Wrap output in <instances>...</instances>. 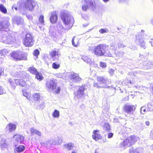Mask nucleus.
I'll use <instances>...</instances> for the list:
<instances>
[{"label":"nucleus","instance_id":"39448f33","mask_svg":"<svg viewBox=\"0 0 153 153\" xmlns=\"http://www.w3.org/2000/svg\"><path fill=\"white\" fill-rule=\"evenodd\" d=\"M61 18L65 24L66 25H68L70 28L72 25L74 20L69 15L65 12H62L61 14Z\"/></svg>","mask_w":153,"mask_h":153},{"label":"nucleus","instance_id":"a18cd8bd","mask_svg":"<svg viewBox=\"0 0 153 153\" xmlns=\"http://www.w3.org/2000/svg\"><path fill=\"white\" fill-rule=\"evenodd\" d=\"M146 109H141V113L143 114H144L145 112H146Z\"/></svg>","mask_w":153,"mask_h":153},{"label":"nucleus","instance_id":"37998d69","mask_svg":"<svg viewBox=\"0 0 153 153\" xmlns=\"http://www.w3.org/2000/svg\"><path fill=\"white\" fill-rule=\"evenodd\" d=\"M113 135V134L112 133H110L108 134V138H111Z\"/></svg>","mask_w":153,"mask_h":153},{"label":"nucleus","instance_id":"20e7f679","mask_svg":"<svg viewBox=\"0 0 153 153\" xmlns=\"http://www.w3.org/2000/svg\"><path fill=\"white\" fill-rule=\"evenodd\" d=\"M34 37L31 33H28L23 40V44L26 47H31L34 45Z\"/></svg>","mask_w":153,"mask_h":153},{"label":"nucleus","instance_id":"412c9836","mask_svg":"<svg viewBox=\"0 0 153 153\" xmlns=\"http://www.w3.org/2000/svg\"><path fill=\"white\" fill-rule=\"evenodd\" d=\"M33 100L35 101H39L40 100V96L39 93H35L32 95Z\"/></svg>","mask_w":153,"mask_h":153},{"label":"nucleus","instance_id":"f8f14e48","mask_svg":"<svg viewBox=\"0 0 153 153\" xmlns=\"http://www.w3.org/2000/svg\"><path fill=\"white\" fill-rule=\"evenodd\" d=\"M124 111L128 113H130L135 110L136 108L135 106L133 105H125L124 107Z\"/></svg>","mask_w":153,"mask_h":153},{"label":"nucleus","instance_id":"7ed1b4c3","mask_svg":"<svg viewBox=\"0 0 153 153\" xmlns=\"http://www.w3.org/2000/svg\"><path fill=\"white\" fill-rule=\"evenodd\" d=\"M57 82L54 80L51 79L46 82V87L49 90L53 91L56 94H59L61 88L58 87L57 88Z\"/></svg>","mask_w":153,"mask_h":153},{"label":"nucleus","instance_id":"2f4dec72","mask_svg":"<svg viewBox=\"0 0 153 153\" xmlns=\"http://www.w3.org/2000/svg\"><path fill=\"white\" fill-rule=\"evenodd\" d=\"M89 6L92 9L95 8L96 7V4L94 1H91L89 2Z\"/></svg>","mask_w":153,"mask_h":153},{"label":"nucleus","instance_id":"ddd939ff","mask_svg":"<svg viewBox=\"0 0 153 153\" xmlns=\"http://www.w3.org/2000/svg\"><path fill=\"white\" fill-rule=\"evenodd\" d=\"M85 89V85H82L79 88V89L77 91V93L75 94V95L78 97L80 98L82 97L84 94V91Z\"/></svg>","mask_w":153,"mask_h":153},{"label":"nucleus","instance_id":"7c9ffc66","mask_svg":"<svg viewBox=\"0 0 153 153\" xmlns=\"http://www.w3.org/2000/svg\"><path fill=\"white\" fill-rule=\"evenodd\" d=\"M103 128L105 131H108L110 129V126L108 123H105L104 125Z\"/></svg>","mask_w":153,"mask_h":153},{"label":"nucleus","instance_id":"4468645a","mask_svg":"<svg viewBox=\"0 0 153 153\" xmlns=\"http://www.w3.org/2000/svg\"><path fill=\"white\" fill-rule=\"evenodd\" d=\"M10 25L8 21L0 22V31H3L5 29L8 27Z\"/></svg>","mask_w":153,"mask_h":153},{"label":"nucleus","instance_id":"5701e85b","mask_svg":"<svg viewBox=\"0 0 153 153\" xmlns=\"http://www.w3.org/2000/svg\"><path fill=\"white\" fill-rule=\"evenodd\" d=\"M28 70L30 73L35 75L38 72L37 70L33 67H29Z\"/></svg>","mask_w":153,"mask_h":153},{"label":"nucleus","instance_id":"393cba45","mask_svg":"<svg viewBox=\"0 0 153 153\" xmlns=\"http://www.w3.org/2000/svg\"><path fill=\"white\" fill-rule=\"evenodd\" d=\"M25 149V147L23 145H20L16 148V150L18 152L23 151Z\"/></svg>","mask_w":153,"mask_h":153},{"label":"nucleus","instance_id":"ea45409f","mask_svg":"<svg viewBox=\"0 0 153 153\" xmlns=\"http://www.w3.org/2000/svg\"><path fill=\"white\" fill-rule=\"evenodd\" d=\"M118 46L119 48H123L125 47V45L123 43H121L118 44Z\"/></svg>","mask_w":153,"mask_h":153},{"label":"nucleus","instance_id":"473e14b6","mask_svg":"<svg viewBox=\"0 0 153 153\" xmlns=\"http://www.w3.org/2000/svg\"><path fill=\"white\" fill-rule=\"evenodd\" d=\"M33 55L37 57L39 54V51L38 49L34 50L33 52Z\"/></svg>","mask_w":153,"mask_h":153},{"label":"nucleus","instance_id":"6e6552de","mask_svg":"<svg viewBox=\"0 0 153 153\" xmlns=\"http://www.w3.org/2000/svg\"><path fill=\"white\" fill-rule=\"evenodd\" d=\"M137 141L135 136L134 135H131L124 140L121 144L123 146L130 147Z\"/></svg>","mask_w":153,"mask_h":153},{"label":"nucleus","instance_id":"5fc2aeb1","mask_svg":"<svg viewBox=\"0 0 153 153\" xmlns=\"http://www.w3.org/2000/svg\"><path fill=\"white\" fill-rule=\"evenodd\" d=\"M15 9L16 10L17 9V8H16Z\"/></svg>","mask_w":153,"mask_h":153},{"label":"nucleus","instance_id":"f257e3e1","mask_svg":"<svg viewBox=\"0 0 153 153\" xmlns=\"http://www.w3.org/2000/svg\"><path fill=\"white\" fill-rule=\"evenodd\" d=\"M108 45L100 44L94 48L93 51L94 54L97 56H104L108 50Z\"/></svg>","mask_w":153,"mask_h":153},{"label":"nucleus","instance_id":"603ef678","mask_svg":"<svg viewBox=\"0 0 153 153\" xmlns=\"http://www.w3.org/2000/svg\"><path fill=\"white\" fill-rule=\"evenodd\" d=\"M71 153H76L74 151H72V152H71Z\"/></svg>","mask_w":153,"mask_h":153},{"label":"nucleus","instance_id":"b1692460","mask_svg":"<svg viewBox=\"0 0 153 153\" xmlns=\"http://www.w3.org/2000/svg\"><path fill=\"white\" fill-rule=\"evenodd\" d=\"M75 37H74L72 39V44L73 46L75 47H77L79 45V40L77 39L75 40V42L74 41Z\"/></svg>","mask_w":153,"mask_h":153},{"label":"nucleus","instance_id":"4c0bfd02","mask_svg":"<svg viewBox=\"0 0 153 153\" xmlns=\"http://www.w3.org/2000/svg\"><path fill=\"white\" fill-rule=\"evenodd\" d=\"M88 8V6L87 5L84 4L82 7V10L84 11H86Z\"/></svg>","mask_w":153,"mask_h":153},{"label":"nucleus","instance_id":"4be33fe9","mask_svg":"<svg viewBox=\"0 0 153 153\" xmlns=\"http://www.w3.org/2000/svg\"><path fill=\"white\" fill-rule=\"evenodd\" d=\"M30 132L32 134H35L39 136H41V132L39 131L36 130L33 128H31L30 129Z\"/></svg>","mask_w":153,"mask_h":153},{"label":"nucleus","instance_id":"de8ad7c7","mask_svg":"<svg viewBox=\"0 0 153 153\" xmlns=\"http://www.w3.org/2000/svg\"><path fill=\"white\" fill-rule=\"evenodd\" d=\"M151 93L152 95H153V86L151 88Z\"/></svg>","mask_w":153,"mask_h":153},{"label":"nucleus","instance_id":"f3484780","mask_svg":"<svg viewBox=\"0 0 153 153\" xmlns=\"http://www.w3.org/2000/svg\"><path fill=\"white\" fill-rule=\"evenodd\" d=\"M49 54L51 57L54 58L53 60L54 61L55 60V57L56 56H59V53L58 51H56V50H52L50 52Z\"/></svg>","mask_w":153,"mask_h":153},{"label":"nucleus","instance_id":"c9c22d12","mask_svg":"<svg viewBox=\"0 0 153 153\" xmlns=\"http://www.w3.org/2000/svg\"><path fill=\"white\" fill-rule=\"evenodd\" d=\"M39 21L41 23H44V16L43 15H41L39 19Z\"/></svg>","mask_w":153,"mask_h":153},{"label":"nucleus","instance_id":"bb28decb","mask_svg":"<svg viewBox=\"0 0 153 153\" xmlns=\"http://www.w3.org/2000/svg\"><path fill=\"white\" fill-rule=\"evenodd\" d=\"M0 10L2 13L4 14H6L7 12L6 8L2 4H0Z\"/></svg>","mask_w":153,"mask_h":153},{"label":"nucleus","instance_id":"f03ea898","mask_svg":"<svg viewBox=\"0 0 153 153\" xmlns=\"http://www.w3.org/2000/svg\"><path fill=\"white\" fill-rule=\"evenodd\" d=\"M10 55L11 57L16 61L26 60H27V54L20 51H13L11 53Z\"/></svg>","mask_w":153,"mask_h":153},{"label":"nucleus","instance_id":"423d86ee","mask_svg":"<svg viewBox=\"0 0 153 153\" xmlns=\"http://www.w3.org/2000/svg\"><path fill=\"white\" fill-rule=\"evenodd\" d=\"M8 81L11 87L13 89H15L16 86L18 85L24 87L26 85V82L22 79H13L9 78L8 79Z\"/></svg>","mask_w":153,"mask_h":153},{"label":"nucleus","instance_id":"8fccbe9b","mask_svg":"<svg viewBox=\"0 0 153 153\" xmlns=\"http://www.w3.org/2000/svg\"><path fill=\"white\" fill-rule=\"evenodd\" d=\"M109 0H103L104 2H107Z\"/></svg>","mask_w":153,"mask_h":153},{"label":"nucleus","instance_id":"dca6fc26","mask_svg":"<svg viewBox=\"0 0 153 153\" xmlns=\"http://www.w3.org/2000/svg\"><path fill=\"white\" fill-rule=\"evenodd\" d=\"M71 79H75L76 82H79L82 79L76 73H73L70 75Z\"/></svg>","mask_w":153,"mask_h":153},{"label":"nucleus","instance_id":"79ce46f5","mask_svg":"<svg viewBox=\"0 0 153 153\" xmlns=\"http://www.w3.org/2000/svg\"><path fill=\"white\" fill-rule=\"evenodd\" d=\"M114 72V70L112 69H110L108 71L109 73L111 75H112Z\"/></svg>","mask_w":153,"mask_h":153},{"label":"nucleus","instance_id":"e433bc0d","mask_svg":"<svg viewBox=\"0 0 153 153\" xmlns=\"http://www.w3.org/2000/svg\"><path fill=\"white\" fill-rule=\"evenodd\" d=\"M99 32L100 33L102 34L107 32V30L106 29H101L99 30Z\"/></svg>","mask_w":153,"mask_h":153},{"label":"nucleus","instance_id":"cd10ccee","mask_svg":"<svg viewBox=\"0 0 153 153\" xmlns=\"http://www.w3.org/2000/svg\"><path fill=\"white\" fill-rule=\"evenodd\" d=\"M8 51L6 49L0 50V55L1 56H5L8 53Z\"/></svg>","mask_w":153,"mask_h":153},{"label":"nucleus","instance_id":"c03bdc74","mask_svg":"<svg viewBox=\"0 0 153 153\" xmlns=\"http://www.w3.org/2000/svg\"><path fill=\"white\" fill-rule=\"evenodd\" d=\"M3 93V88L2 86L0 85V95L2 94Z\"/></svg>","mask_w":153,"mask_h":153},{"label":"nucleus","instance_id":"1a4fd4ad","mask_svg":"<svg viewBox=\"0 0 153 153\" xmlns=\"http://www.w3.org/2000/svg\"><path fill=\"white\" fill-rule=\"evenodd\" d=\"M97 82H94L93 85L95 87L98 88L102 87L101 85L105 84L106 82V81L104 77L102 76H98L97 78Z\"/></svg>","mask_w":153,"mask_h":153},{"label":"nucleus","instance_id":"0eeeda50","mask_svg":"<svg viewBox=\"0 0 153 153\" xmlns=\"http://www.w3.org/2000/svg\"><path fill=\"white\" fill-rule=\"evenodd\" d=\"M37 4L34 0H26L24 3L23 8L25 10L32 11L34 9Z\"/></svg>","mask_w":153,"mask_h":153},{"label":"nucleus","instance_id":"58836bf2","mask_svg":"<svg viewBox=\"0 0 153 153\" xmlns=\"http://www.w3.org/2000/svg\"><path fill=\"white\" fill-rule=\"evenodd\" d=\"M100 66L101 67L105 68L106 67V64L104 62H100Z\"/></svg>","mask_w":153,"mask_h":153},{"label":"nucleus","instance_id":"f704fd0d","mask_svg":"<svg viewBox=\"0 0 153 153\" xmlns=\"http://www.w3.org/2000/svg\"><path fill=\"white\" fill-rule=\"evenodd\" d=\"M138 42L139 45L141 47H144V46L145 44L143 41L140 39H139Z\"/></svg>","mask_w":153,"mask_h":153},{"label":"nucleus","instance_id":"9d476101","mask_svg":"<svg viewBox=\"0 0 153 153\" xmlns=\"http://www.w3.org/2000/svg\"><path fill=\"white\" fill-rule=\"evenodd\" d=\"M92 137L93 139L96 141L101 140L102 137L100 134V131L97 129L94 130L93 132Z\"/></svg>","mask_w":153,"mask_h":153},{"label":"nucleus","instance_id":"9b49d317","mask_svg":"<svg viewBox=\"0 0 153 153\" xmlns=\"http://www.w3.org/2000/svg\"><path fill=\"white\" fill-rule=\"evenodd\" d=\"M58 18L57 14L56 11H53L52 12L50 18V22L52 24L55 23L58 20Z\"/></svg>","mask_w":153,"mask_h":153},{"label":"nucleus","instance_id":"6ab92c4d","mask_svg":"<svg viewBox=\"0 0 153 153\" xmlns=\"http://www.w3.org/2000/svg\"><path fill=\"white\" fill-rule=\"evenodd\" d=\"M14 39L11 36L8 35L6 37L5 42L8 44H12L13 42H14Z\"/></svg>","mask_w":153,"mask_h":153},{"label":"nucleus","instance_id":"a19ab883","mask_svg":"<svg viewBox=\"0 0 153 153\" xmlns=\"http://www.w3.org/2000/svg\"><path fill=\"white\" fill-rule=\"evenodd\" d=\"M24 96L26 97L27 99H30V95L26 92H25L23 93Z\"/></svg>","mask_w":153,"mask_h":153},{"label":"nucleus","instance_id":"c85d7f7f","mask_svg":"<svg viewBox=\"0 0 153 153\" xmlns=\"http://www.w3.org/2000/svg\"><path fill=\"white\" fill-rule=\"evenodd\" d=\"M53 116L54 117H58L59 116V112L58 111L55 110L53 114Z\"/></svg>","mask_w":153,"mask_h":153},{"label":"nucleus","instance_id":"864d4df0","mask_svg":"<svg viewBox=\"0 0 153 153\" xmlns=\"http://www.w3.org/2000/svg\"><path fill=\"white\" fill-rule=\"evenodd\" d=\"M18 24L19 25V24H20V23H18Z\"/></svg>","mask_w":153,"mask_h":153},{"label":"nucleus","instance_id":"a211bd4d","mask_svg":"<svg viewBox=\"0 0 153 153\" xmlns=\"http://www.w3.org/2000/svg\"><path fill=\"white\" fill-rule=\"evenodd\" d=\"M16 128V125L11 123H9L6 127V129L9 130L10 132L14 131Z\"/></svg>","mask_w":153,"mask_h":153},{"label":"nucleus","instance_id":"09e8293b","mask_svg":"<svg viewBox=\"0 0 153 153\" xmlns=\"http://www.w3.org/2000/svg\"><path fill=\"white\" fill-rule=\"evenodd\" d=\"M133 153H140L138 151H133Z\"/></svg>","mask_w":153,"mask_h":153},{"label":"nucleus","instance_id":"a878e982","mask_svg":"<svg viewBox=\"0 0 153 153\" xmlns=\"http://www.w3.org/2000/svg\"><path fill=\"white\" fill-rule=\"evenodd\" d=\"M35 75L36 78L40 81H41L43 79V77L42 74L39 73L38 72L36 73Z\"/></svg>","mask_w":153,"mask_h":153},{"label":"nucleus","instance_id":"2eb2a0df","mask_svg":"<svg viewBox=\"0 0 153 153\" xmlns=\"http://www.w3.org/2000/svg\"><path fill=\"white\" fill-rule=\"evenodd\" d=\"M14 137L15 138V141L18 143L21 144L24 141V137L22 135L16 134L14 136Z\"/></svg>","mask_w":153,"mask_h":153},{"label":"nucleus","instance_id":"c756f323","mask_svg":"<svg viewBox=\"0 0 153 153\" xmlns=\"http://www.w3.org/2000/svg\"><path fill=\"white\" fill-rule=\"evenodd\" d=\"M60 66V65L59 64H57L56 62H53L52 63V68L54 69H58Z\"/></svg>","mask_w":153,"mask_h":153},{"label":"nucleus","instance_id":"aec40b11","mask_svg":"<svg viewBox=\"0 0 153 153\" xmlns=\"http://www.w3.org/2000/svg\"><path fill=\"white\" fill-rule=\"evenodd\" d=\"M74 143H68L65 144L64 145V147L68 150L72 149L74 147Z\"/></svg>","mask_w":153,"mask_h":153},{"label":"nucleus","instance_id":"3c124183","mask_svg":"<svg viewBox=\"0 0 153 153\" xmlns=\"http://www.w3.org/2000/svg\"><path fill=\"white\" fill-rule=\"evenodd\" d=\"M95 153H99V151H97V150H96L95 151Z\"/></svg>","mask_w":153,"mask_h":153},{"label":"nucleus","instance_id":"72a5a7b5","mask_svg":"<svg viewBox=\"0 0 153 153\" xmlns=\"http://www.w3.org/2000/svg\"><path fill=\"white\" fill-rule=\"evenodd\" d=\"M132 83L133 82H132L131 80H127L125 82V84L126 86H128V87H129L130 85L132 84Z\"/></svg>","mask_w":153,"mask_h":153},{"label":"nucleus","instance_id":"49530a36","mask_svg":"<svg viewBox=\"0 0 153 153\" xmlns=\"http://www.w3.org/2000/svg\"><path fill=\"white\" fill-rule=\"evenodd\" d=\"M145 124L146 126H149L150 124V123L149 121H146L145 122Z\"/></svg>","mask_w":153,"mask_h":153}]
</instances>
